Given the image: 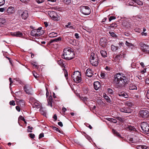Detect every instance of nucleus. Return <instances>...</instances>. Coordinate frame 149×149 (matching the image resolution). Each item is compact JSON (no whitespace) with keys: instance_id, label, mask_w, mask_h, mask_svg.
I'll return each instance as SVG.
<instances>
[{"instance_id":"1","label":"nucleus","mask_w":149,"mask_h":149,"mask_svg":"<svg viewBox=\"0 0 149 149\" xmlns=\"http://www.w3.org/2000/svg\"><path fill=\"white\" fill-rule=\"evenodd\" d=\"M114 83L116 84L118 87H121L128 83V79L124 74L122 73H118L114 76Z\"/></svg>"},{"instance_id":"2","label":"nucleus","mask_w":149,"mask_h":149,"mask_svg":"<svg viewBox=\"0 0 149 149\" xmlns=\"http://www.w3.org/2000/svg\"><path fill=\"white\" fill-rule=\"evenodd\" d=\"M74 56V52L70 47L64 49L62 58L65 60H70L72 59Z\"/></svg>"},{"instance_id":"3","label":"nucleus","mask_w":149,"mask_h":149,"mask_svg":"<svg viewBox=\"0 0 149 149\" xmlns=\"http://www.w3.org/2000/svg\"><path fill=\"white\" fill-rule=\"evenodd\" d=\"M90 63L92 65L97 66L99 63L98 57L94 53H91L90 58Z\"/></svg>"},{"instance_id":"4","label":"nucleus","mask_w":149,"mask_h":149,"mask_svg":"<svg viewBox=\"0 0 149 149\" xmlns=\"http://www.w3.org/2000/svg\"><path fill=\"white\" fill-rule=\"evenodd\" d=\"M71 77L72 78L76 83H79L81 80V75L79 71H76L74 72Z\"/></svg>"},{"instance_id":"5","label":"nucleus","mask_w":149,"mask_h":149,"mask_svg":"<svg viewBox=\"0 0 149 149\" xmlns=\"http://www.w3.org/2000/svg\"><path fill=\"white\" fill-rule=\"evenodd\" d=\"M80 10L81 13L85 15H88L91 13L90 8L87 6H82L80 7Z\"/></svg>"},{"instance_id":"6","label":"nucleus","mask_w":149,"mask_h":149,"mask_svg":"<svg viewBox=\"0 0 149 149\" xmlns=\"http://www.w3.org/2000/svg\"><path fill=\"white\" fill-rule=\"evenodd\" d=\"M141 127L144 133L149 134V125L146 122H143L141 124Z\"/></svg>"},{"instance_id":"7","label":"nucleus","mask_w":149,"mask_h":149,"mask_svg":"<svg viewBox=\"0 0 149 149\" xmlns=\"http://www.w3.org/2000/svg\"><path fill=\"white\" fill-rule=\"evenodd\" d=\"M139 114L143 118H147L149 116V112L146 109L141 110L140 111Z\"/></svg>"},{"instance_id":"8","label":"nucleus","mask_w":149,"mask_h":149,"mask_svg":"<svg viewBox=\"0 0 149 149\" xmlns=\"http://www.w3.org/2000/svg\"><path fill=\"white\" fill-rule=\"evenodd\" d=\"M139 45L141 47L142 49L144 52H146L149 54V46L146 45L143 43L141 42L139 44Z\"/></svg>"},{"instance_id":"9","label":"nucleus","mask_w":149,"mask_h":149,"mask_svg":"<svg viewBox=\"0 0 149 149\" xmlns=\"http://www.w3.org/2000/svg\"><path fill=\"white\" fill-rule=\"evenodd\" d=\"M119 110L122 112L130 113L132 112V110L130 108L127 107H120Z\"/></svg>"},{"instance_id":"10","label":"nucleus","mask_w":149,"mask_h":149,"mask_svg":"<svg viewBox=\"0 0 149 149\" xmlns=\"http://www.w3.org/2000/svg\"><path fill=\"white\" fill-rule=\"evenodd\" d=\"M21 15L22 19H26L29 16V12L27 10H22L21 11Z\"/></svg>"},{"instance_id":"11","label":"nucleus","mask_w":149,"mask_h":149,"mask_svg":"<svg viewBox=\"0 0 149 149\" xmlns=\"http://www.w3.org/2000/svg\"><path fill=\"white\" fill-rule=\"evenodd\" d=\"M31 35L35 37L40 36L42 35L41 33H40V31H36V29L33 30L31 31Z\"/></svg>"},{"instance_id":"12","label":"nucleus","mask_w":149,"mask_h":149,"mask_svg":"<svg viewBox=\"0 0 149 149\" xmlns=\"http://www.w3.org/2000/svg\"><path fill=\"white\" fill-rule=\"evenodd\" d=\"M68 42L70 44L74 46H77L79 44L78 40L73 39H69Z\"/></svg>"},{"instance_id":"13","label":"nucleus","mask_w":149,"mask_h":149,"mask_svg":"<svg viewBox=\"0 0 149 149\" xmlns=\"http://www.w3.org/2000/svg\"><path fill=\"white\" fill-rule=\"evenodd\" d=\"M94 89L96 90H97L101 86V84L98 81H95L94 83Z\"/></svg>"},{"instance_id":"14","label":"nucleus","mask_w":149,"mask_h":149,"mask_svg":"<svg viewBox=\"0 0 149 149\" xmlns=\"http://www.w3.org/2000/svg\"><path fill=\"white\" fill-rule=\"evenodd\" d=\"M10 34L13 36L18 37H21L23 35L22 33L19 31L16 32L14 33H11Z\"/></svg>"},{"instance_id":"15","label":"nucleus","mask_w":149,"mask_h":149,"mask_svg":"<svg viewBox=\"0 0 149 149\" xmlns=\"http://www.w3.org/2000/svg\"><path fill=\"white\" fill-rule=\"evenodd\" d=\"M86 76L88 77H92L93 74L92 71L89 68H88L86 70Z\"/></svg>"},{"instance_id":"16","label":"nucleus","mask_w":149,"mask_h":149,"mask_svg":"<svg viewBox=\"0 0 149 149\" xmlns=\"http://www.w3.org/2000/svg\"><path fill=\"white\" fill-rule=\"evenodd\" d=\"M29 88V86L28 85H25L24 87V89L26 93L28 94H30V91L29 89L28 88Z\"/></svg>"},{"instance_id":"17","label":"nucleus","mask_w":149,"mask_h":149,"mask_svg":"<svg viewBox=\"0 0 149 149\" xmlns=\"http://www.w3.org/2000/svg\"><path fill=\"white\" fill-rule=\"evenodd\" d=\"M14 8L12 7H10L8 8L6 10V12L8 13H13Z\"/></svg>"},{"instance_id":"18","label":"nucleus","mask_w":149,"mask_h":149,"mask_svg":"<svg viewBox=\"0 0 149 149\" xmlns=\"http://www.w3.org/2000/svg\"><path fill=\"white\" fill-rule=\"evenodd\" d=\"M128 88L130 90H137V89L136 86L132 84L129 85Z\"/></svg>"},{"instance_id":"19","label":"nucleus","mask_w":149,"mask_h":149,"mask_svg":"<svg viewBox=\"0 0 149 149\" xmlns=\"http://www.w3.org/2000/svg\"><path fill=\"white\" fill-rule=\"evenodd\" d=\"M132 141L133 143H136L139 141V139L138 136H135L132 139Z\"/></svg>"},{"instance_id":"20","label":"nucleus","mask_w":149,"mask_h":149,"mask_svg":"<svg viewBox=\"0 0 149 149\" xmlns=\"http://www.w3.org/2000/svg\"><path fill=\"white\" fill-rule=\"evenodd\" d=\"M100 54L104 58L107 57V52L104 50H101L100 51Z\"/></svg>"},{"instance_id":"21","label":"nucleus","mask_w":149,"mask_h":149,"mask_svg":"<svg viewBox=\"0 0 149 149\" xmlns=\"http://www.w3.org/2000/svg\"><path fill=\"white\" fill-rule=\"evenodd\" d=\"M52 96H50L49 98L47 99L48 105L49 106H50L51 107L52 106Z\"/></svg>"},{"instance_id":"22","label":"nucleus","mask_w":149,"mask_h":149,"mask_svg":"<svg viewBox=\"0 0 149 149\" xmlns=\"http://www.w3.org/2000/svg\"><path fill=\"white\" fill-rule=\"evenodd\" d=\"M118 95L120 96H122L125 98H127L128 95L126 93L122 92L118 93Z\"/></svg>"},{"instance_id":"23","label":"nucleus","mask_w":149,"mask_h":149,"mask_svg":"<svg viewBox=\"0 0 149 149\" xmlns=\"http://www.w3.org/2000/svg\"><path fill=\"white\" fill-rule=\"evenodd\" d=\"M126 128L127 130H132L135 129L134 127L130 125H127L126 127Z\"/></svg>"},{"instance_id":"24","label":"nucleus","mask_w":149,"mask_h":149,"mask_svg":"<svg viewBox=\"0 0 149 149\" xmlns=\"http://www.w3.org/2000/svg\"><path fill=\"white\" fill-rule=\"evenodd\" d=\"M52 18V19L54 20L58 21L60 20L59 16L56 13V15H54Z\"/></svg>"},{"instance_id":"25","label":"nucleus","mask_w":149,"mask_h":149,"mask_svg":"<svg viewBox=\"0 0 149 149\" xmlns=\"http://www.w3.org/2000/svg\"><path fill=\"white\" fill-rule=\"evenodd\" d=\"M61 37H59L57 38H56L54 39L53 40H51V42H57L59 41H60L61 40Z\"/></svg>"},{"instance_id":"26","label":"nucleus","mask_w":149,"mask_h":149,"mask_svg":"<svg viewBox=\"0 0 149 149\" xmlns=\"http://www.w3.org/2000/svg\"><path fill=\"white\" fill-rule=\"evenodd\" d=\"M48 14L49 16L51 18L52 17H53L54 15H56V13L53 11H49L48 12Z\"/></svg>"},{"instance_id":"27","label":"nucleus","mask_w":149,"mask_h":149,"mask_svg":"<svg viewBox=\"0 0 149 149\" xmlns=\"http://www.w3.org/2000/svg\"><path fill=\"white\" fill-rule=\"evenodd\" d=\"M49 36L51 37H56L57 36V34L56 33L52 32L49 34Z\"/></svg>"},{"instance_id":"28","label":"nucleus","mask_w":149,"mask_h":149,"mask_svg":"<svg viewBox=\"0 0 149 149\" xmlns=\"http://www.w3.org/2000/svg\"><path fill=\"white\" fill-rule=\"evenodd\" d=\"M125 44L127 46L131 48L132 49L133 47H134V45L133 44L128 42L127 41H126Z\"/></svg>"},{"instance_id":"29","label":"nucleus","mask_w":149,"mask_h":149,"mask_svg":"<svg viewBox=\"0 0 149 149\" xmlns=\"http://www.w3.org/2000/svg\"><path fill=\"white\" fill-rule=\"evenodd\" d=\"M112 132L113 134L116 136L118 137H120V135L117 131L116 130L113 129L112 130Z\"/></svg>"},{"instance_id":"30","label":"nucleus","mask_w":149,"mask_h":149,"mask_svg":"<svg viewBox=\"0 0 149 149\" xmlns=\"http://www.w3.org/2000/svg\"><path fill=\"white\" fill-rule=\"evenodd\" d=\"M134 2L139 5L142 6L143 5V2L139 0H134Z\"/></svg>"},{"instance_id":"31","label":"nucleus","mask_w":149,"mask_h":149,"mask_svg":"<svg viewBox=\"0 0 149 149\" xmlns=\"http://www.w3.org/2000/svg\"><path fill=\"white\" fill-rule=\"evenodd\" d=\"M123 25L127 28H128L130 27V24L128 22H123Z\"/></svg>"},{"instance_id":"32","label":"nucleus","mask_w":149,"mask_h":149,"mask_svg":"<svg viewBox=\"0 0 149 149\" xmlns=\"http://www.w3.org/2000/svg\"><path fill=\"white\" fill-rule=\"evenodd\" d=\"M58 63L60 66L62 67H63L64 65V64L63 62V61L62 60L58 61L57 62Z\"/></svg>"},{"instance_id":"33","label":"nucleus","mask_w":149,"mask_h":149,"mask_svg":"<svg viewBox=\"0 0 149 149\" xmlns=\"http://www.w3.org/2000/svg\"><path fill=\"white\" fill-rule=\"evenodd\" d=\"M118 46H116L113 45L111 46V49L113 51H116L118 49Z\"/></svg>"},{"instance_id":"34","label":"nucleus","mask_w":149,"mask_h":149,"mask_svg":"<svg viewBox=\"0 0 149 149\" xmlns=\"http://www.w3.org/2000/svg\"><path fill=\"white\" fill-rule=\"evenodd\" d=\"M71 23L68 22V24L65 25V26L66 28H69L70 29H73V27L72 26H71Z\"/></svg>"},{"instance_id":"35","label":"nucleus","mask_w":149,"mask_h":149,"mask_svg":"<svg viewBox=\"0 0 149 149\" xmlns=\"http://www.w3.org/2000/svg\"><path fill=\"white\" fill-rule=\"evenodd\" d=\"M117 26V25L116 23H113L111 24L109 26L110 29H111V28H114L116 27Z\"/></svg>"},{"instance_id":"36","label":"nucleus","mask_w":149,"mask_h":149,"mask_svg":"<svg viewBox=\"0 0 149 149\" xmlns=\"http://www.w3.org/2000/svg\"><path fill=\"white\" fill-rule=\"evenodd\" d=\"M108 120L111 121V122H112L114 123H116L117 122V121L116 120L111 118H108V119H107Z\"/></svg>"},{"instance_id":"37","label":"nucleus","mask_w":149,"mask_h":149,"mask_svg":"<svg viewBox=\"0 0 149 149\" xmlns=\"http://www.w3.org/2000/svg\"><path fill=\"white\" fill-rule=\"evenodd\" d=\"M109 33L110 34L111 36L113 37H116L117 36L116 35L114 32L112 31H109Z\"/></svg>"},{"instance_id":"38","label":"nucleus","mask_w":149,"mask_h":149,"mask_svg":"<svg viewBox=\"0 0 149 149\" xmlns=\"http://www.w3.org/2000/svg\"><path fill=\"white\" fill-rule=\"evenodd\" d=\"M63 1L67 4H69L71 3V0H62Z\"/></svg>"},{"instance_id":"39","label":"nucleus","mask_w":149,"mask_h":149,"mask_svg":"<svg viewBox=\"0 0 149 149\" xmlns=\"http://www.w3.org/2000/svg\"><path fill=\"white\" fill-rule=\"evenodd\" d=\"M53 130L54 131H56L57 132H58L59 133H62V132L60 131L57 128L55 127H53Z\"/></svg>"},{"instance_id":"40","label":"nucleus","mask_w":149,"mask_h":149,"mask_svg":"<svg viewBox=\"0 0 149 149\" xmlns=\"http://www.w3.org/2000/svg\"><path fill=\"white\" fill-rule=\"evenodd\" d=\"M104 97L107 102L109 103L110 102L111 100L109 97L108 96H107L106 95H105L104 96Z\"/></svg>"},{"instance_id":"41","label":"nucleus","mask_w":149,"mask_h":149,"mask_svg":"<svg viewBox=\"0 0 149 149\" xmlns=\"http://www.w3.org/2000/svg\"><path fill=\"white\" fill-rule=\"evenodd\" d=\"M146 146H144V145H143V146H138L137 148L138 149H145V148H146Z\"/></svg>"},{"instance_id":"42","label":"nucleus","mask_w":149,"mask_h":149,"mask_svg":"<svg viewBox=\"0 0 149 149\" xmlns=\"http://www.w3.org/2000/svg\"><path fill=\"white\" fill-rule=\"evenodd\" d=\"M31 64L33 65L37 69H38V66L36 65L37 63L36 62H31Z\"/></svg>"},{"instance_id":"43","label":"nucleus","mask_w":149,"mask_h":149,"mask_svg":"<svg viewBox=\"0 0 149 149\" xmlns=\"http://www.w3.org/2000/svg\"><path fill=\"white\" fill-rule=\"evenodd\" d=\"M20 120H22L24 121L25 123H26V122L25 121L24 118L21 116H20L19 117L18 122H19V121Z\"/></svg>"},{"instance_id":"44","label":"nucleus","mask_w":149,"mask_h":149,"mask_svg":"<svg viewBox=\"0 0 149 149\" xmlns=\"http://www.w3.org/2000/svg\"><path fill=\"white\" fill-rule=\"evenodd\" d=\"M134 2V0H130L129 1V4L131 6H133Z\"/></svg>"},{"instance_id":"45","label":"nucleus","mask_w":149,"mask_h":149,"mask_svg":"<svg viewBox=\"0 0 149 149\" xmlns=\"http://www.w3.org/2000/svg\"><path fill=\"white\" fill-rule=\"evenodd\" d=\"M5 3V0H0V6H3Z\"/></svg>"},{"instance_id":"46","label":"nucleus","mask_w":149,"mask_h":149,"mask_svg":"<svg viewBox=\"0 0 149 149\" xmlns=\"http://www.w3.org/2000/svg\"><path fill=\"white\" fill-rule=\"evenodd\" d=\"M28 128L29 129L27 130V132H32V131L31 130L33 129V127L29 126L28 127Z\"/></svg>"},{"instance_id":"47","label":"nucleus","mask_w":149,"mask_h":149,"mask_svg":"<svg viewBox=\"0 0 149 149\" xmlns=\"http://www.w3.org/2000/svg\"><path fill=\"white\" fill-rule=\"evenodd\" d=\"M6 22V20L3 18H0V23L3 24Z\"/></svg>"},{"instance_id":"48","label":"nucleus","mask_w":149,"mask_h":149,"mask_svg":"<svg viewBox=\"0 0 149 149\" xmlns=\"http://www.w3.org/2000/svg\"><path fill=\"white\" fill-rule=\"evenodd\" d=\"M81 100L84 102L88 100V99L86 97H82L81 98Z\"/></svg>"},{"instance_id":"49","label":"nucleus","mask_w":149,"mask_h":149,"mask_svg":"<svg viewBox=\"0 0 149 149\" xmlns=\"http://www.w3.org/2000/svg\"><path fill=\"white\" fill-rule=\"evenodd\" d=\"M9 104L11 105L14 106L15 105V102L14 100L11 101L10 102Z\"/></svg>"},{"instance_id":"50","label":"nucleus","mask_w":149,"mask_h":149,"mask_svg":"<svg viewBox=\"0 0 149 149\" xmlns=\"http://www.w3.org/2000/svg\"><path fill=\"white\" fill-rule=\"evenodd\" d=\"M125 104L128 107H131L132 105V104L131 102H127L125 103Z\"/></svg>"},{"instance_id":"51","label":"nucleus","mask_w":149,"mask_h":149,"mask_svg":"<svg viewBox=\"0 0 149 149\" xmlns=\"http://www.w3.org/2000/svg\"><path fill=\"white\" fill-rule=\"evenodd\" d=\"M116 18L114 16H111L109 18V22L111 21L112 20L115 19Z\"/></svg>"},{"instance_id":"52","label":"nucleus","mask_w":149,"mask_h":149,"mask_svg":"<svg viewBox=\"0 0 149 149\" xmlns=\"http://www.w3.org/2000/svg\"><path fill=\"white\" fill-rule=\"evenodd\" d=\"M29 137L32 139H33L35 137V135L33 134L30 133L29 134Z\"/></svg>"},{"instance_id":"53","label":"nucleus","mask_w":149,"mask_h":149,"mask_svg":"<svg viewBox=\"0 0 149 149\" xmlns=\"http://www.w3.org/2000/svg\"><path fill=\"white\" fill-rule=\"evenodd\" d=\"M106 75V74L103 72H101L100 74V76L102 78H104L105 77Z\"/></svg>"},{"instance_id":"54","label":"nucleus","mask_w":149,"mask_h":149,"mask_svg":"<svg viewBox=\"0 0 149 149\" xmlns=\"http://www.w3.org/2000/svg\"><path fill=\"white\" fill-rule=\"evenodd\" d=\"M44 136V134L43 133L40 134L39 136V139H40V138Z\"/></svg>"},{"instance_id":"55","label":"nucleus","mask_w":149,"mask_h":149,"mask_svg":"<svg viewBox=\"0 0 149 149\" xmlns=\"http://www.w3.org/2000/svg\"><path fill=\"white\" fill-rule=\"evenodd\" d=\"M108 92L109 93L111 94H112L113 92V91L110 88H108Z\"/></svg>"},{"instance_id":"56","label":"nucleus","mask_w":149,"mask_h":149,"mask_svg":"<svg viewBox=\"0 0 149 149\" xmlns=\"http://www.w3.org/2000/svg\"><path fill=\"white\" fill-rule=\"evenodd\" d=\"M44 0H36V1L38 3H40L43 2Z\"/></svg>"},{"instance_id":"57","label":"nucleus","mask_w":149,"mask_h":149,"mask_svg":"<svg viewBox=\"0 0 149 149\" xmlns=\"http://www.w3.org/2000/svg\"><path fill=\"white\" fill-rule=\"evenodd\" d=\"M20 1L23 3H27L29 1V0H20Z\"/></svg>"},{"instance_id":"58","label":"nucleus","mask_w":149,"mask_h":149,"mask_svg":"<svg viewBox=\"0 0 149 149\" xmlns=\"http://www.w3.org/2000/svg\"><path fill=\"white\" fill-rule=\"evenodd\" d=\"M146 72V69H145L144 70H142L141 72V73L142 74V75H143L142 76H143V75L144 73L145 72Z\"/></svg>"},{"instance_id":"59","label":"nucleus","mask_w":149,"mask_h":149,"mask_svg":"<svg viewBox=\"0 0 149 149\" xmlns=\"http://www.w3.org/2000/svg\"><path fill=\"white\" fill-rule=\"evenodd\" d=\"M85 137L86 138V139H88L89 141H91V138L90 136L87 135L86 136H85Z\"/></svg>"},{"instance_id":"60","label":"nucleus","mask_w":149,"mask_h":149,"mask_svg":"<svg viewBox=\"0 0 149 149\" xmlns=\"http://www.w3.org/2000/svg\"><path fill=\"white\" fill-rule=\"evenodd\" d=\"M33 74L35 77L36 78L38 77V75L36 73H35V72H33Z\"/></svg>"},{"instance_id":"61","label":"nucleus","mask_w":149,"mask_h":149,"mask_svg":"<svg viewBox=\"0 0 149 149\" xmlns=\"http://www.w3.org/2000/svg\"><path fill=\"white\" fill-rule=\"evenodd\" d=\"M5 10V8H0V12H3Z\"/></svg>"},{"instance_id":"62","label":"nucleus","mask_w":149,"mask_h":149,"mask_svg":"<svg viewBox=\"0 0 149 149\" xmlns=\"http://www.w3.org/2000/svg\"><path fill=\"white\" fill-rule=\"evenodd\" d=\"M141 34L143 36H146L147 35V33H145L144 32H143L141 33Z\"/></svg>"},{"instance_id":"63","label":"nucleus","mask_w":149,"mask_h":149,"mask_svg":"<svg viewBox=\"0 0 149 149\" xmlns=\"http://www.w3.org/2000/svg\"><path fill=\"white\" fill-rule=\"evenodd\" d=\"M58 125L60 126L61 127H62L63 126V125L62 123L61 122H59L58 123Z\"/></svg>"},{"instance_id":"64","label":"nucleus","mask_w":149,"mask_h":149,"mask_svg":"<svg viewBox=\"0 0 149 149\" xmlns=\"http://www.w3.org/2000/svg\"><path fill=\"white\" fill-rule=\"evenodd\" d=\"M148 99H149V90H148L146 95Z\"/></svg>"}]
</instances>
